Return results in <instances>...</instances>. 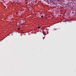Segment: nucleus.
<instances>
[{"label": "nucleus", "mask_w": 76, "mask_h": 76, "mask_svg": "<svg viewBox=\"0 0 76 76\" xmlns=\"http://www.w3.org/2000/svg\"><path fill=\"white\" fill-rule=\"evenodd\" d=\"M50 2H51V3H52V4H53L54 3L53 1H50Z\"/></svg>", "instance_id": "obj_1"}, {"label": "nucleus", "mask_w": 76, "mask_h": 76, "mask_svg": "<svg viewBox=\"0 0 76 76\" xmlns=\"http://www.w3.org/2000/svg\"><path fill=\"white\" fill-rule=\"evenodd\" d=\"M43 34H44V35H47V34L44 33L43 32Z\"/></svg>", "instance_id": "obj_2"}, {"label": "nucleus", "mask_w": 76, "mask_h": 76, "mask_svg": "<svg viewBox=\"0 0 76 76\" xmlns=\"http://www.w3.org/2000/svg\"><path fill=\"white\" fill-rule=\"evenodd\" d=\"M37 28H38V29H40V27L39 26Z\"/></svg>", "instance_id": "obj_3"}, {"label": "nucleus", "mask_w": 76, "mask_h": 76, "mask_svg": "<svg viewBox=\"0 0 76 76\" xmlns=\"http://www.w3.org/2000/svg\"><path fill=\"white\" fill-rule=\"evenodd\" d=\"M20 23H19V24H18V26H20Z\"/></svg>", "instance_id": "obj_4"}, {"label": "nucleus", "mask_w": 76, "mask_h": 76, "mask_svg": "<svg viewBox=\"0 0 76 76\" xmlns=\"http://www.w3.org/2000/svg\"><path fill=\"white\" fill-rule=\"evenodd\" d=\"M43 15H42L41 18H43Z\"/></svg>", "instance_id": "obj_5"}, {"label": "nucleus", "mask_w": 76, "mask_h": 76, "mask_svg": "<svg viewBox=\"0 0 76 76\" xmlns=\"http://www.w3.org/2000/svg\"><path fill=\"white\" fill-rule=\"evenodd\" d=\"M18 31H20V28H18Z\"/></svg>", "instance_id": "obj_6"}, {"label": "nucleus", "mask_w": 76, "mask_h": 76, "mask_svg": "<svg viewBox=\"0 0 76 76\" xmlns=\"http://www.w3.org/2000/svg\"><path fill=\"white\" fill-rule=\"evenodd\" d=\"M54 30H57V29H56V28H54Z\"/></svg>", "instance_id": "obj_7"}, {"label": "nucleus", "mask_w": 76, "mask_h": 76, "mask_svg": "<svg viewBox=\"0 0 76 76\" xmlns=\"http://www.w3.org/2000/svg\"><path fill=\"white\" fill-rule=\"evenodd\" d=\"M58 1H60V0H57Z\"/></svg>", "instance_id": "obj_8"}, {"label": "nucleus", "mask_w": 76, "mask_h": 76, "mask_svg": "<svg viewBox=\"0 0 76 76\" xmlns=\"http://www.w3.org/2000/svg\"><path fill=\"white\" fill-rule=\"evenodd\" d=\"M22 24V23H20V25H21Z\"/></svg>", "instance_id": "obj_9"}]
</instances>
